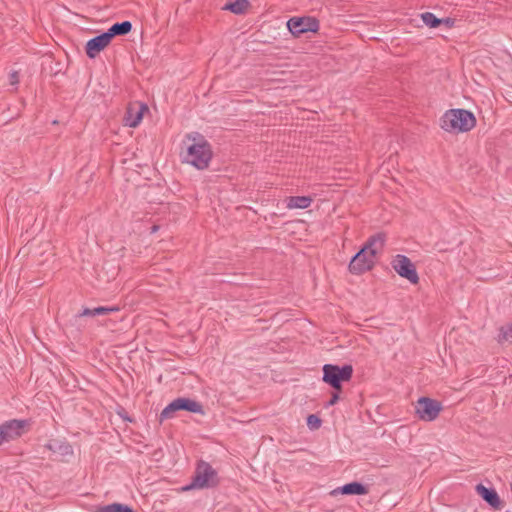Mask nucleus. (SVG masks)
Instances as JSON below:
<instances>
[{
  "instance_id": "obj_1",
  "label": "nucleus",
  "mask_w": 512,
  "mask_h": 512,
  "mask_svg": "<svg viewBox=\"0 0 512 512\" xmlns=\"http://www.w3.org/2000/svg\"><path fill=\"white\" fill-rule=\"evenodd\" d=\"M186 152L183 161L199 170L206 169L212 159V149L209 142L198 132L188 134L185 140Z\"/></svg>"
},
{
  "instance_id": "obj_2",
  "label": "nucleus",
  "mask_w": 512,
  "mask_h": 512,
  "mask_svg": "<svg viewBox=\"0 0 512 512\" xmlns=\"http://www.w3.org/2000/svg\"><path fill=\"white\" fill-rule=\"evenodd\" d=\"M440 126L449 133H464L476 126V118L468 110L450 109L440 118Z\"/></svg>"
},
{
  "instance_id": "obj_3",
  "label": "nucleus",
  "mask_w": 512,
  "mask_h": 512,
  "mask_svg": "<svg viewBox=\"0 0 512 512\" xmlns=\"http://www.w3.org/2000/svg\"><path fill=\"white\" fill-rule=\"evenodd\" d=\"M220 482L218 472L206 461L197 462L191 484L185 489L214 488Z\"/></svg>"
},
{
  "instance_id": "obj_4",
  "label": "nucleus",
  "mask_w": 512,
  "mask_h": 512,
  "mask_svg": "<svg viewBox=\"0 0 512 512\" xmlns=\"http://www.w3.org/2000/svg\"><path fill=\"white\" fill-rule=\"evenodd\" d=\"M353 375V367L344 365L339 367L334 364H325L323 366L322 380L330 385L334 390L341 391L342 382L349 381Z\"/></svg>"
},
{
  "instance_id": "obj_5",
  "label": "nucleus",
  "mask_w": 512,
  "mask_h": 512,
  "mask_svg": "<svg viewBox=\"0 0 512 512\" xmlns=\"http://www.w3.org/2000/svg\"><path fill=\"white\" fill-rule=\"evenodd\" d=\"M180 410H185L192 413L204 414L203 406L190 398L179 397L169 403L160 413V420L172 419L175 413Z\"/></svg>"
},
{
  "instance_id": "obj_6",
  "label": "nucleus",
  "mask_w": 512,
  "mask_h": 512,
  "mask_svg": "<svg viewBox=\"0 0 512 512\" xmlns=\"http://www.w3.org/2000/svg\"><path fill=\"white\" fill-rule=\"evenodd\" d=\"M441 410V403L428 397L419 398L415 405L418 418L428 422L435 420Z\"/></svg>"
},
{
  "instance_id": "obj_7",
  "label": "nucleus",
  "mask_w": 512,
  "mask_h": 512,
  "mask_svg": "<svg viewBox=\"0 0 512 512\" xmlns=\"http://www.w3.org/2000/svg\"><path fill=\"white\" fill-rule=\"evenodd\" d=\"M391 265L393 269L403 278H406L410 283L417 284L419 277L412 261L405 255H396Z\"/></svg>"
},
{
  "instance_id": "obj_8",
  "label": "nucleus",
  "mask_w": 512,
  "mask_h": 512,
  "mask_svg": "<svg viewBox=\"0 0 512 512\" xmlns=\"http://www.w3.org/2000/svg\"><path fill=\"white\" fill-rule=\"evenodd\" d=\"M287 27L294 36H300L306 32H317L319 21L314 17H292L287 21Z\"/></svg>"
},
{
  "instance_id": "obj_9",
  "label": "nucleus",
  "mask_w": 512,
  "mask_h": 512,
  "mask_svg": "<svg viewBox=\"0 0 512 512\" xmlns=\"http://www.w3.org/2000/svg\"><path fill=\"white\" fill-rule=\"evenodd\" d=\"M27 426V420L12 419L2 423L0 429L3 431L8 442H10L20 438L25 433Z\"/></svg>"
},
{
  "instance_id": "obj_10",
  "label": "nucleus",
  "mask_w": 512,
  "mask_h": 512,
  "mask_svg": "<svg viewBox=\"0 0 512 512\" xmlns=\"http://www.w3.org/2000/svg\"><path fill=\"white\" fill-rule=\"evenodd\" d=\"M374 258L365 252V249H361L349 263V271L353 274H361L365 271L370 270L373 267Z\"/></svg>"
},
{
  "instance_id": "obj_11",
  "label": "nucleus",
  "mask_w": 512,
  "mask_h": 512,
  "mask_svg": "<svg viewBox=\"0 0 512 512\" xmlns=\"http://www.w3.org/2000/svg\"><path fill=\"white\" fill-rule=\"evenodd\" d=\"M146 111H148L146 104L141 102L130 103L124 117L125 125L132 128L137 127Z\"/></svg>"
},
{
  "instance_id": "obj_12",
  "label": "nucleus",
  "mask_w": 512,
  "mask_h": 512,
  "mask_svg": "<svg viewBox=\"0 0 512 512\" xmlns=\"http://www.w3.org/2000/svg\"><path fill=\"white\" fill-rule=\"evenodd\" d=\"M45 448L56 454L62 461H68L74 454L73 447L67 441L50 440L45 444Z\"/></svg>"
},
{
  "instance_id": "obj_13",
  "label": "nucleus",
  "mask_w": 512,
  "mask_h": 512,
  "mask_svg": "<svg viewBox=\"0 0 512 512\" xmlns=\"http://www.w3.org/2000/svg\"><path fill=\"white\" fill-rule=\"evenodd\" d=\"M111 41L106 33H102L86 43V54L90 59H94L102 50H104Z\"/></svg>"
},
{
  "instance_id": "obj_14",
  "label": "nucleus",
  "mask_w": 512,
  "mask_h": 512,
  "mask_svg": "<svg viewBox=\"0 0 512 512\" xmlns=\"http://www.w3.org/2000/svg\"><path fill=\"white\" fill-rule=\"evenodd\" d=\"M368 493V489L359 482L347 483L341 487H337L331 491L332 496L339 494L343 495H365Z\"/></svg>"
},
{
  "instance_id": "obj_15",
  "label": "nucleus",
  "mask_w": 512,
  "mask_h": 512,
  "mask_svg": "<svg viewBox=\"0 0 512 512\" xmlns=\"http://www.w3.org/2000/svg\"><path fill=\"white\" fill-rule=\"evenodd\" d=\"M385 240H386L385 234L377 233L375 235H372L367 240V242L362 247V249H365V252H368V254L371 255L375 259L376 254L383 249Z\"/></svg>"
},
{
  "instance_id": "obj_16",
  "label": "nucleus",
  "mask_w": 512,
  "mask_h": 512,
  "mask_svg": "<svg viewBox=\"0 0 512 512\" xmlns=\"http://www.w3.org/2000/svg\"><path fill=\"white\" fill-rule=\"evenodd\" d=\"M476 491L492 507H498L500 505V498L494 489L478 484Z\"/></svg>"
},
{
  "instance_id": "obj_17",
  "label": "nucleus",
  "mask_w": 512,
  "mask_h": 512,
  "mask_svg": "<svg viewBox=\"0 0 512 512\" xmlns=\"http://www.w3.org/2000/svg\"><path fill=\"white\" fill-rule=\"evenodd\" d=\"M132 29V24L130 21H123L120 23L113 24L105 33L109 37V40L112 41V39L115 36H123L128 34Z\"/></svg>"
},
{
  "instance_id": "obj_18",
  "label": "nucleus",
  "mask_w": 512,
  "mask_h": 512,
  "mask_svg": "<svg viewBox=\"0 0 512 512\" xmlns=\"http://www.w3.org/2000/svg\"><path fill=\"white\" fill-rule=\"evenodd\" d=\"M312 201L309 196H291L286 199V206L289 209H305L311 205Z\"/></svg>"
},
{
  "instance_id": "obj_19",
  "label": "nucleus",
  "mask_w": 512,
  "mask_h": 512,
  "mask_svg": "<svg viewBox=\"0 0 512 512\" xmlns=\"http://www.w3.org/2000/svg\"><path fill=\"white\" fill-rule=\"evenodd\" d=\"M119 311V308L117 306L113 307H104L99 306L93 309L85 308L83 311L79 314L80 316H99V315H106L111 312Z\"/></svg>"
},
{
  "instance_id": "obj_20",
  "label": "nucleus",
  "mask_w": 512,
  "mask_h": 512,
  "mask_svg": "<svg viewBox=\"0 0 512 512\" xmlns=\"http://www.w3.org/2000/svg\"><path fill=\"white\" fill-rule=\"evenodd\" d=\"M248 0H236L232 3H228L225 5L224 9L233 12L234 14H242L249 7Z\"/></svg>"
},
{
  "instance_id": "obj_21",
  "label": "nucleus",
  "mask_w": 512,
  "mask_h": 512,
  "mask_svg": "<svg viewBox=\"0 0 512 512\" xmlns=\"http://www.w3.org/2000/svg\"><path fill=\"white\" fill-rule=\"evenodd\" d=\"M421 19L424 22V24L430 28H436L440 24H442V20L437 18L433 13L431 12H425L421 14Z\"/></svg>"
},
{
  "instance_id": "obj_22",
  "label": "nucleus",
  "mask_w": 512,
  "mask_h": 512,
  "mask_svg": "<svg viewBox=\"0 0 512 512\" xmlns=\"http://www.w3.org/2000/svg\"><path fill=\"white\" fill-rule=\"evenodd\" d=\"M99 512H133V510L127 505L113 503L101 507Z\"/></svg>"
},
{
  "instance_id": "obj_23",
  "label": "nucleus",
  "mask_w": 512,
  "mask_h": 512,
  "mask_svg": "<svg viewBox=\"0 0 512 512\" xmlns=\"http://www.w3.org/2000/svg\"><path fill=\"white\" fill-rule=\"evenodd\" d=\"M512 339V326H503L500 328L498 341L503 343Z\"/></svg>"
},
{
  "instance_id": "obj_24",
  "label": "nucleus",
  "mask_w": 512,
  "mask_h": 512,
  "mask_svg": "<svg viewBox=\"0 0 512 512\" xmlns=\"http://www.w3.org/2000/svg\"><path fill=\"white\" fill-rule=\"evenodd\" d=\"M307 425L311 429H318L321 426V420L318 416L311 414L307 418Z\"/></svg>"
},
{
  "instance_id": "obj_25",
  "label": "nucleus",
  "mask_w": 512,
  "mask_h": 512,
  "mask_svg": "<svg viewBox=\"0 0 512 512\" xmlns=\"http://www.w3.org/2000/svg\"><path fill=\"white\" fill-rule=\"evenodd\" d=\"M9 81H10V84L15 86L19 83V75H18V72L16 71H13L12 73H10L9 75Z\"/></svg>"
},
{
  "instance_id": "obj_26",
  "label": "nucleus",
  "mask_w": 512,
  "mask_h": 512,
  "mask_svg": "<svg viewBox=\"0 0 512 512\" xmlns=\"http://www.w3.org/2000/svg\"><path fill=\"white\" fill-rule=\"evenodd\" d=\"M441 20H442V24H444L448 28H451L454 26L455 20L452 18H444Z\"/></svg>"
},
{
  "instance_id": "obj_27",
  "label": "nucleus",
  "mask_w": 512,
  "mask_h": 512,
  "mask_svg": "<svg viewBox=\"0 0 512 512\" xmlns=\"http://www.w3.org/2000/svg\"><path fill=\"white\" fill-rule=\"evenodd\" d=\"M339 400V395L337 392L332 393L331 399L328 402L329 406L335 405Z\"/></svg>"
},
{
  "instance_id": "obj_28",
  "label": "nucleus",
  "mask_w": 512,
  "mask_h": 512,
  "mask_svg": "<svg viewBox=\"0 0 512 512\" xmlns=\"http://www.w3.org/2000/svg\"><path fill=\"white\" fill-rule=\"evenodd\" d=\"M5 443H8V440L4 436L3 431L0 429V446L5 444Z\"/></svg>"
},
{
  "instance_id": "obj_29",
  "label": "nucleus",
  "mask_w": 512,
  "mask_h": 512,
  "mask_svg": "<svg viewBox=\"0 0 512 512\" xmlns=\"http://www.w3.org/2000/svg\"><path fill=\"white\" fill-rule=\"evenodd\" d=\"M156 230H157V226H153L152 231L154 232Z\"/></svg>"
}]
</instances>
